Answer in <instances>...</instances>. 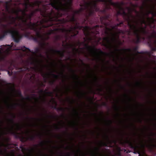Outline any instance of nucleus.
I'll use <instances>...</instances> for the list:
<instances>
[{"label": "nucleus", "mask_w": 156, "mask_h": 156, "mask_svg": "<svg viewBox=\"0 0 156 156\" xmlns=\"http://www.w3.org/2000/svg\"><path fill=\"white\" fill-rule=\"evenodd\" d=\"M109 132V131L106 130L103 133L102 135L103 140L106 144H111L113 141L110 139L108 134Z\"/></svg>", "instance_id": "nucleus-12"}, {"label": "nucleus", "mask_w": 156, "mask_h": 156, "mask_svg": "<svg viewBox=\"0 0 156 156\" xmlns=\"http://www.w3.org/2000/svg\"><path fill=\"white\" fill-rule=\"evenodd\" d=\"M11 134L12 135H13V136L15 134H16V133L14 132H12L11 133Z\"/></svg>", "instance_id": "nucleus-53"}, {"label": "nucleus", "mask_w": 156, "mask_h": 156, "mask_svg": "<svg viewBox=\"0 0 156 156\" xmlns=\"http://www.w3.org/2000/svg\"><path fill=\"white\" fill-rule=\"evenodd\" d=\"M11 120L12 122H13L14 121V118L15 117L12 114L11 115Z\"/></svg>", "instance_id": "nucleus-38"}, {"label": "nucleus", "mask_w": 156, "mask_h": 156, "mask_svg": "<svg viewBox=\"0 0 156 156\" xmlns=\"http://www.w3.org/2000/svg\"><path fill=\"white\" fill-rule=\"evenodd\" d=\"M56 106H54V105H51V108H52V109H55L56 108Z\"/></svg>", "instance_id": "nucleus-47"}, {"label": "nucleus", "mask_w": 156, "mask_h": 156, "mask_svg": "<svg viewBox=\"0 0 156 156\" xmlns=\"http://www.w3.org/2000/svg\"><path fill=\"white\" fill-rule=\"evenodd\" d=\"M14 136L15 139H19L20 138V137L16 134Z\"/></svg>", "instance_id": "nucleus-39"}, {"label": "nucleus", "mask_w": 156, "mask_h": 156, "mask_svg": "<svg viewBox=\"0 0 156 156\" xmlns=\"http://www.w3.org/2000/svg\"><path fill=\"white\" fill-rule=\"evenodd\" d=\"M42 76L43 77L44 82L46 83L48 78L47 77L45 74L43 73L42 74Z\"/></svg>", "instance_id": "nucleus-33"}, {"label": "nucleus", "mask_w": 156, "mask_h": 156, "mask_svg": "<svg viewBox=\"0 0 156 156\" xmlns=\"http://www.w3.org/2000/svg\"><path fill=\"white\" fill-rule=\"evenodd\" d=\"M151 37L155 38L154 42V44L156 46V32L154 30H153L151 34Z\"/></svg>", "instance_id": "nucleus-20"}, {"label": "nucleus", "mask_w": 156, "mask_h": 156, "mask_svg": "<svg viewBox=\"0 0 156 156\" xmlns=\"http://www.w3.org/2000/svg\"><path fill=\"white\" fill-rule=\"evenodd\" d=\"M66 154L68 156H70L71 155V154L70 152H67L66 153Z\"/></svg>", "instance_id": "nucleus-49"}, {"label": "nucleus", "mask_w": 156, "mask_h": 156, "mask_svg": "<svg viewBox=\"0 0 156 156\" xmlns=\"http://www.w3.org/2000/svg\"><path fill=\"white\" fill-rule=\"evenodd\" d=\"M54 72H51V74L52 76V77L54 78H58L59 76V75L55 74L54 73Z\"/></svg>", "instance_id": "nucleus-29"}, {"label": "nucleus", "mask_w": 156, "mask_h": 156, "mask_svg": "<svg viewBox=\"0 0 156 156\" xmlns=\"http://www.w3.org/2000/svg\"><path fill=\"white\" fill-rule=\"evenodd\" d=\"M30 32H27L25 34L24 36L25 37H26L27 38L29 39H30L31 38V36L30 37Z\"/></svg>", "instance_id": "nucleus-26"}, {"label": "nucleus", "mask_w": 156, "mask_h": 156, "mask_svg": "<svg viewBox=\"0 0 156 156\" xmlns=\"http://www.w3.org/2000/svg\"><path fill=\"white\" fill-rule=\"evenodd\" d=\"M20 148L21 149H23V146L21 144V145L20 146Z\"/></svg>", "instance_id": "nucleus-52"}, {"label": "nucleus", "mask_w": 156, "mask_h": 156, "mask_svg": "<svg viewBox=\"0 0 156 156\" xmlns=\"http://www.w3.org/2000/svg\"><path fill=\"white\" fill-rule=\"evenodd\" d=\"M83 40L84 41L82 42L78 41V43L80 45H89L88 44H86V42L91 43L92 45L94 44L93 42V38L92 37H86L83 38Z\"/></svg>", "instance_id": "nucleus-14"}, {"label": "nucleus", "mask_w": 156, "mask_h": 156, "mask_svg": "<svg viewBox=\"0 0 156 156\" xmlns=\"http://www.w3.org/2000/svg\"><path fill=\"white\" fill-rule=\"evenodd\" d=\"M115 51H122L124 52H130L131 51V49L130 48H123L121 49H116Z\"/></svg>", "instance_id": "nucleus-21"}, {"label": "nucleus", "mask_w": 156, "mask_h": 156, "mask_svg": "<svg viewBox=\"0 0 156 156\" xmlns=\"http://www.w3.org/2000/svg\"><path fill=\"white\" fill-rule=\"evenodd\" d=\"M43 92V89H39L38 91V93H41Z\"/></svg>", "instance_id": "nucleus-44"}, {"label": "nucleus", "mask_w": 156, "mask_h": 156, "mask_svg": "<svg viewBox=\"0 0 156 156\" xmlns=\"http://www.w3.org/2000/svg\"><path fill=\"white\" fill-rule=\"evenodd\" d=\"M84 2L89 5V8L87 6L85 5V8L81 7L78 10L80 13L83 11L85 9H88V15L86 16V18L84 19V23L86 20H88V16H92L94 15L95 11L96 12L98 11V8L96 3H95L91 2H86L84 1Z\"/></svg>", "instance_id": "nucleus-5"}, {"label": "nucleus", "mask_w": 156, "mask_h": 156, "mask_svg": "<svg viewBox=\"0 0 156 156\" xmlns=\"http://www.w3.org/2000/svg\"><path fill=\"white\" fill-rule=\"evenodd\" d=\"M0 3H1L4 6V9L2 10H5V12L8 13L12 15L15 14L16 15L20 16L19 13L21 12L23 15H26V12L28 11V9L29 5L25 3L23 5L25 7L24 9H23L20 8H18L16 10L11 8V6L12 5L16 6L17 4L16 3H13L12 0H9L7 1H4L0 0Z\"/></svg>", "instance_id": "nucleus-3"}, {"label": "nucleus", "mask_w": 156, "mask_h": 156, "mask_svg": "<svg viewBox=\"0 0 156 156\" xmlns=\"http://www.w3.org/2000/svg\"><path fill=\"white\" fill-rule=\"evenodd\" d=\"M137 53H143V51H140V52H139V51H138L137 52Z\"/></svg>", "instance_id": "nucleus-60"}, {"label": "nucleus", "mask_w": 156, "mask_h": 156, "mask_svg": "<svg viewBox=\"0 0 156 156\" xmlns=\"http://www.w3.org/2000/svg\"><path fill=\"white\" fill-rule=\"evenodd\" d=\"M8 18L13 23H15L17 19H19L23 23H24L25 21L20 16H18L17 15H16V16H14L12 15H11L8 16Z\"/></svg>", "instance_id": "nucleus-15"}, {"label": "nucleus", "mask_w": 156, "mask_h": 156, "mask_svg": "<svg viewBox=\"0 0 156 156\" xmlns=\"http://www.w3.org/2000/svg\"><path fill=\"white\" fill-rule=\"evenodd\" d=\"M23 16H27V18L28 20H29L30 21H31L32 20V17L31 16H30L28 14H27L26 13V15H24Z\"/></svg>", "instance_id": "nucleus-36"}, {"label": "nucleus", "mask_w": 156, "mask_h": 156, "mask_svg": "<svg viewBox=\"0 0 156 156\" xmlns=\"http://www.w3.org/2000/svg\"><path fill=\"white\" fill-rule=\"evenodd\" d=\"M38 145V144H34V146L35 147H37Z\"/></svg>", "instance_id": "nucleus-62"}, {"label": "nucleus", "mask_w": 156, "mask_h": 156, "mask_svg": "<svg viewBox=\"0 0 156 156\" xmlns=\"http://www.w3.org/2000/svg\"><path fill=\"white\" fill-rule=\"evenodd\" d=\"M137 49V47H135V48H134V51H136Z\"/></svg>", "instance_id": "nucleus-63"}, {"label": "nucleus", "mask_w": 156, "mask_h": 156, "mask_svg": "<svg viewBox=\"0 0 156 156\" xmlns=\"http://www.w3.org/2000/svg\"><path fill=\"white\" fill-rule=\"evenodd\" d=\"M25 49L28 50L29 51L33 54H36L37 52H39L40 55H41V50L40 49L37 47H35L34 48V50H31L29 48L26 47L25 46H21L19 47H17L14 49V50H22L23 51H25Z\"/></svg>", "instance_id": "nucleus-9"}, {"label": "nucleus", "mask_w": 156, "mask_h": 156, "mask_svg": "<svg viewBox=\"0 0 156 156\" xmlns=\"http://www.w3.org/2000/svg\"><path fill=\"white\" fill-rule=\"evenodd\" d=\"M118 155L119 156H121V154L120 153V152H119L118 153Z\"/></svg>", "instance_id": "nucleus-57"}, {"label": "nucleus", "mask_w": 156, "mask_h": 156, "mask_svg": "<svg viewBox=\"0 0 156 156\" xmlns=\"http://www.w3.org/2000/svg\"><path fill=\"white\" fill-rule=\"evenodd\" d=\"M57 154L58 155L60 156H64L65 155V153L60 152L59 150H58L57 152Z\"/></svg>", "instance_id": "nucleus-32"}, {"label": "nucleus", "mask_w": 156, "mask_h": 156, "mask_svg": "<svg viewBox=\"0 0 156 156\" xmlns=\"http://www.w3.org/2000/svg\"><path fill=\"white\" fill-rule=\"evenodd\" d=\"M49 5L57 11V12L55 13L51 9V12L47 14L46 21L51 23L49 26H52L54 24L66 23L63 22L62 20L64 19H68V16H69V10L64 7L66 5V4L63 3L61 0H53Z\"/></svg>", "instance_id": "nucleus-2"}, {"label": "nucleus", "mask_w": 156, "mask_h": 156, "mask_svg": "<svg viewBox=\"0 0 156 156\" xmlns=\"http://www.w3.org/2000/svg\"><path fill=\"white\" fill-rule=\"evenodd\" d=\"M73 12V13L72 15L68 16V19H64L62 20V21L64 22H75L76 23L75 26L74 27L71 26L70 27L69 29L68 30L64 29L63 30V32H67L68 31L69 32H73V30H75L76 29H80L82 27L81 26H77L78 23L77 20L75 17V16L76 14L79 15L80 14V13L78 10L74 11Z\"/></svg>", "instance_id": "nucleus-4"}, {"label": "nucleus", "mask_w": 156, "mask_h": 156, "mask_svg": "<svg viewBox=\"0 0 156 156\" xmlns=\"http://www.w3.org/2000/svg\"><path fill=\"white\" fill-rule=\"evenodd\" d=\"M24 21V22L23 23L22 22V23H19V25L21 29V30L22 31H24L25 30V28H23V24H24L25 25H27L29 29H30L31 30V27H33V28H35L34 27V26L35 25V23H32L31 21H30L28 23H27V20H24L23 19Z\"/></svg>", "instance_id": "nucleus-13"}, {"label": "nucleus", "mask_w": 156, "mask_h": 156, "mask_svg": "<svg viewBox=\"0 0 156 156\" xmlns=\"http://www.w3.org/2000/svg\"><path fill=\"white\" fill-rule=\"evenodd\" d=\"M112 121L111 120H107L106 125L108 126H109L112 123Z\"/></svg>", "instance_id": "nucleus-31"}, {"label": "nucleus", "mask_w": 156, "mask_h": 156, "mask_svg": "<svg viewBox=\"0 0 156 156\" xmlns=\"http://www.w3.org/2000/svg\"><path fill=\"white\" fill-rule=\"evenodd\" d=\"M99 112L98 111V156H99L100 155V152H99V149L100 147L99 145L100 144V141L99 140V136L100 135V133H99Z\"/></svg>", "instance_id": "nucleus-17"}, {"label": "nucleus", "mask_w": 156, "mask_h": 156, "mask_svg": "<svg viewBox=\"0 0 156 156\" xmlns=\"http://www.w3.org/2000/svg\"><path fill=\"white\" fill-rule=\"evenodd\" d=\"M6 71L8 72V74L9 76H10L12 75V69H11V72H10L9 71H8V70H7Z\"/></svg>", "instance_id": "nucleus-40"}, {"label": "nucleus", "mask_w": 156, "mask_h": 156, "mask_svg": "<svg viewBox=\"0 0 156 156\" xmlns=\"http://www.w3.org/2000/svg\"><path fill=\"white\" fill-rule=\"evenodd\" d=\"M99 49L98 48V94H99V91H100V89H99V60H100V56H99Z\"/></svg>", "instance_id": "nucleus-19"}, {"label": "nucleus", "mask_w": 156, "mask_h": 156, "mask_svg": "<svg viewBox=\"0 0 156 156\" xmlns=\"http://www.w3.org/2000/svg\"><path fill=\"white\" fill-rule=\"evenodd\" d=\"M17 93L19 95V96L21 98H22V97H23V95L22 94L20 90H18L17 91Z\"/></svg>", "instance_id": "nucleus-37"}, {"label": "nucleus", "mask_w": 156, "mask_h": 156, "mask_svg": "<svg viewBox=\"0 0 156 156\" xmlns=\"http://www.w3.org/2000/svg\"><path fill=\"white\" fill-rule=\"evenodd\" d=\"M84 46L79 48L81 51L86 50L88 52L89 55L91 57H94L95 55L97 57L98 56V49L94 46V44L83 45Z\"/></svg>", "instance_id": "nucleus-7"}, {"label": "nucleus", "mask_w": 156, "mask_h": 156, "mask_svg": "<svg viewBox=\"0 0 156 156\" xmlns=\"http://www.w3.org/2000/svg\"><path fill=\"white\" fill-rule=\"evenodd\" d=\"M0 12V27L3 29H8V27L11 25L12 23V22H9L7 24H4L2 23L3 22H5L6 20L5 16L6 15V12L5 11Z\"/></svg>", "instance_id": "nucleus-8"}, {"label": "nucleus", "mask_w": 156, "mask_h": 156, "mask_svg": "<svg viewBox=\"0 0 156 156\" xmlns=\"http://www.w3.org/2000/svg\"><path fill=\"white\" fill-rule=\"evenodd\" d=\"M31 30H33L35 32L36 35L38 37H41V32L40 30H38V29L36 28H33V27H31Z\"/></svg>", "instance_id": "nucleus-18"}, {"label": "nucleus", "mask_w": 156, "mask_h": 156, "mask_svg": "<svg viewBox=\"0 0 156 156\" xmlns=\"http://www.w3.org/2000/svg\"><path fill=\"white\" fill-rule=\"evenodd\" d=\"M114 108L116 110H117L119 109V107L116 106H114Z\"/></svg>", "instance_id": "nucleus-48"}, {"label": "nucleus", "mask_w": 156, "mask_h": 156, "mask_svg": "<svg viewBox=\"0 0 156 156\" xmlns=\"http://www.w3.org/2000/svg\"><path fill=\"white\" fill-rule=\"evenodd\" d=\"M103 19L105 20H106L107 19H108L109 18V15H107L105 16H104L103 17Z\"/></svg>", "instance_id": "nucleus-41"}, {"label": "nucleus", "mask_w": 156, "mask_h": 156, "mask_svg": "<svg viewBox=\"0 0 156 156\" xmlns=\"http://www.w3.org/2000/svg\"><path fill=\"white\" fill-rule=\"evenodd\" d=\"M119 25V24L117 23L111 27L112 29H115L117 30V31L114 33H111V37H107L104 38V40L107 43L110 44L111 42H115L116 41L117 37L119 38L118 34L125 33V31L124 30L118 29L117 27Z\"/></svg>", "instance_id": "nucleus-6"}, {"label": "nucleus", "mask_w": 156, "mask_h": 156, "mask_svg": "<svg viewBox=\"0 0 156 156\" xmlns=\"http://www.w3.org/2000/svg\"><path fill=\"white\" fill-rule=\"evenodd\" d=\"M151 50L152 51H156V48H152Z\"/></svg>", "instance_id": "nucleus-51"}, {"label": "nucleus", "mask_w": 156, "mask_h": 156, "mask_svg": "<svg viewBox=\"0 0 156 156\" xmlns=\"http://www.w3.org/2000/svg\"><path fill=\"white\" fill-rule=\"evenodd\" d=\"M57 112H63L65 111V109L63 108H59L56 107L55 109Z\"/></svg>", "instance_id": "nucleus-28"}, {"label": "nucleus", "mask_w": 156, "mask_h": 156, "mask_svg": "<svg viewBox=\"0 0 156 156\" xmlns=\"http://www.w3.org/2000/svg\"><path fill=\"white\" fill-rule=\"evenodd\" d=\"M22 98L24 100H31V98L30 96L27 94L26 95V97H24L23 96V97H22Z\"/></svg>", "instance_id": "nucleus-25"}, {"label": "nucleus", "mask_w": 156, "mask_h": 156, "mask_svg": "<svg viewBox=\"0 0 156 156\" xmlns=\"http://www.w3.org/2000/svg\"><path fill=\"white\" fill-rule=\"evenodd\" d=\"M86 58L87 59L89 60L90 59V58L89 57H88L87 55H86Z\"/></svg>", "instance_id": "nucleus-59"}, {"label": "nucleus", "mask_w": 156, "mask_h": 156, "mask_svg": "<svg viewBox=\"0 0 156 156\" xmlns=\"http://www.w3.org/2000/svg\"><path fill=\"white\" fill-rule=\"evenodd\" d=\"M55 129H56V130L57 131H59L61 130V128L56 127Z\"/></svg>", "instance_id": "nucleus-45"}, {"label": "nucleus", "mask_w": 156, "mask_h": 156, "mask_svg": "<svg viewBox=\"0 0 156 156\" xmlns=\"http://www.w3.org/2000/svg\"><path fill=\"white\" fill-rule=\"evenodd\" d=\"M30 39H32L35 42H38V38L37 37H33L32 36H31V38Z\"/></svg>", "instance_id": "nucleus-35"}, {"label": "nucleus", "mask_w": 156, "mask_h": 156, "mask_svg": "<svg viewBox=\"0 0 156 156\" xmlns=\"http://www.w3.org/2000/svg\"><path fill=\"white\" fill-rule=\"evenodd\" d=\"M55 38L56 41H58L61 39V37L60 35H57L55 36Z\"/></svg>", "instance_id": "nucleus-34"}, {"label": "nucleus", "mask_w": 156, "mask_h": 156, "mask_svg": "<svg viewBox=\"0 0 156 156\" xmlns=\"http://www.w3.org/2000/svg\"><path fill=\"white\" fill-rule=\"evenodd\" d=\"M62 57H64V53L62 52Z\"/></svg>", "instance_id": "nucleus-58"}, {"label": "nucleus", "mask_w": 156, "mask_h": 156, "mask_svg": "<svg viewBox=\"0 0 156 156\" xmlns=\"http://www.w3.org/2000/svg\"><path fill=\"white\" fill-rule=\"evenodd\" d=\"M142 121V120L141 119H139V122H141Z\"/></svg>", "instance_id": "nucleus-64"}, {"label": "nucleus", "mask_w": 156, "mask_h": 156, "mask_svg": "<svg viewBox=\"0 0 156 156\" xmlns=\"http://www.w3.org/2000/svg\"><path fill=\"white\" fill-rule=\"evenodd\" d=\"M100 1L108 2L117 8L118 11L117 13V16L122 15L124 19L127 22V25L129 29L127 32L129 35L132 34L135 36L136 38L133 39V41L136 43L140 42L141 36L147 35L150 33L149 30H146L147 25L151 28L155 27L154 23H151L150 25H149L147 19L146 21L145 20L144 15H140L139 12L135 8L126 6V9L127 10L128 13H126L123 7V6L125 5L123 2L114 3L112 2V0H98V2Z\"/></svg>", "instance_id": "nucleus-1"}, {"label": "nucleus", "mask_w": 156, "mask_h": 156, "mask_svg": "<svg viewBox=\"0 0 156 156\" xmlns=\"http://www.w3.org/2000/svg\"><path fill=\"white\" fill-rule=\"evenodd\" d=\"M55 81H50L49 82L50 85H53L54 84Z\"/></svg>", "instance_id": "nucleus-46"}, {"label": "nucleus", "mask_w": 156, "mask_h": 156, "mask_svg": "<svg viewBox=\"0 0 156 156\" xmlns=\"http://www.w3.org/2000/svg\"><path fill=\"white\" fill-rule=\"evenodd\" d=\"M68 56V59H70L71 58L72 55L71 54L73 53L74 55H76V54L74 52H72L71 51H68L66 52Z\"/></svg>", "instance_id": "nucleus-22"}, {"label": "nucleus", "mask_w": 156, "mask_h": 156, "mask_svg": "<svg viewBox=\"0 0 156 156\" xmlns=\"http://www.w3.org/2000/svg\"><path fill=\"white\" fill-rule=\"evenodd\" d=\"M114 52H112L111 53H105V55L106 56H108L109 57H114Z\"/></svg>", "instance_id": "nucleus-24"}, {"label": "nucleus", "mask_w": 156, "mask_h": 156, "mask_svg": "<svg viewBox=\"0 0 156 156\" xmlns=\"http://www.w3.org/2000/svg\"><path fill=\"white\" fill-rule=\"evenodd\" d=\"M72 49H73V51H74V50H75L78 51L79 54H80V52L79 51H78V50L77 49H76V48H72Z\"/></svg>", "instance_id": "nucleus-42"}, {"label": "nucleus", "mask_w": 156, "mask_h": 156, "mask_svg": "<svg viewBox=\"0 0 156 156\" xmlns=\"http://www.w3.org/2000/svg\"><path fill=\"white\" fill-rule=\"evenodd\" d=\"M30 97L31 98V99H34L36 100H37V95L35 94H31Z\"/></svg>", "instance_id": "nucleus-27"}, {"label": "nucleus", "mask_w": 156, "mask_h": 156, "mask_svg": "<svg viewBox=\"0 0 156 156\" xmlns=\"http://www.w3.org/2000/svg\"><path fill=\"white\" fill-rule=\"evenodd\" d=\"M34 12H32L31 13L29 14H28L30 16H31L32 17L34 15Z\"/></svg>", "instance_id": "nucleus-43"}, {"label": "nucleus", "mask_w": 156, "mask_h": 156, "mask_svg": "<svg viewBox=\"0 0 156 156\" xmlns=\"http://www.w3.org/2000/svg\"><path fill=\"white\" fill-rule=\"evenodd\" d=\"M3 31V34L0 36V40L3 38L5 36L7 35L8 34H12L11 36L14 41L16 43H19L20 41L19 39H17L15 35L12 34V31L9 29H5Z\"/></svg>", "instance_id": "nucleus-10"}, {"label": "nucleus", "mask_w": 156, "mask_h": 156, "mask_svg": "<svg viewBox=\"0 0 156 156\" xmlns=\"http://www.w3.org/2000/svg\"><path fill=\"white\" fill-rule=\"evenodd\" d=\"M76 34H73V35H72V37H76Z\"/></svg>", "instance_id": "nucleus-54"}, {"label": "nucleus", "mask_w": 156, "mask_h": 156, "mask_svg": "<svg viewBox=\"0 0 156 156\" xmlns=\"http://www.w3.org/2000/svg\"><path fill=\"white\" fill-rule=\"evenodd\" d=\"M20 141L22 142H24V141H23V139H21V138L20 139Z\"/></svg>", "instance_id": "nucleus-55"}, {"label": "nucleus", "mask_w": 156, "mask_h": 156, "mask_svg": "<svg viewBox=\"0 0 156 156\" xmlns=\"http://www.w3.org/2000/svg\"><path fill=\"white\" fill-rule=\"evenodd\" d=\"M36 136L38 137L40 140V144L42 145L43 144V141L41 140L42 135L41 134H38L36 136H33L28 137V139L30 141H34L35 140Z\"/></svg>", "instance_id": "nucleus-16"}, {"label": "nucleus", "mask_w": 156, "mask_h": 156, "mask_svg": "<svg viewBox=\"0 0 156 156\" xmlns=\"http://www.w3.org/2000/svg\"><path fill=\"white\" fill-rule=\"evenodd\" d=\"M20 105V104H14L10 106V108H12L15 109V108H16L17 106H19Z\"/></svg>", "instance_id": "nucleus-30"}, {"label": "nucleus", "mask_w": 156, "mask_h": 156, "mask_svg": "<svg viewBox=\"0 0 156 156\" xmlns=\"http://www.w3.org/2000/svg\"><path fill=\"white\" fill-rule=\"evenodd\" d=\"M40 45L41 47V48L42 49H44V50L45 51H44V53L46 54L48 56V54L50 51L53 52H58L60 53L62 52V50H59L57 49H55L53 48H52L51 47H49L48 49H47L44 48L42 45V44L41 43Z\"/></svg>", "instance_id": "nucleus-11"}, {"label": "nucleus", "mask_w": 156, "mask_h": 156, "mask_svg": "<svg viewBox=\"0 0 156 156\" xmlns=\"http://www.w3.org/2000/svg\"><path fill=\"white\" fill-rule=\"evenodd\" d=\"M62 2H64V4H66L67 5V3H69L71 5L73 2V0H67L66 1V0H61Z\"/></svg>", "instance_id": "nucleus-23"}, {"label": "nucleus", "mask_w": 156, "mask_h": 156, "mask_svg": "<svg viewBox=\"0 0 156 156\" xmlns=\"http://www.w3.org/2000/svg\"><path fill=\"white\" fill-rule=\"evenodd\" d=\"M133 153L134 154H137V153L138 154H139V156H140V152H139L137 151H136V152H134Z\"/></svg>", "instance_id": "nucleus-50"}, {"label": "nucleus", "mask_w": 156, "mask_h": 156, "mask_svg": "<svg viewBox=\"0 0 156 156\" xmlns=\"http://www.w3.org/2000/svg\"><path fill=\"white\" fill-rule=\"evenodd\" d=\"M50 117L51 118H55V116H53V115H50Z\"/></svg>", "instance_id": "nucleus-56"}, {"label": "nucleus", "mask_w": 156, "mask_h": 156, "mask_svg": "<svg viewBox=\"0 0 156 156\" xmlns=\"http://www.w3.org/2000/svg\"><path fill=\"white\" fill-rule=\"evenodd\" d=\"M123 22L122 21L121 22H120L119 23V25H121V24H122L123 23Z\"/></svg>", "instance_id": "nucleus-61"}]
</instances>
